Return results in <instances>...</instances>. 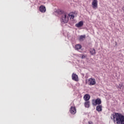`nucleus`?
Instances as JSON below:
<instances>
[{"label": "nucleus", "mask_w": 124, "mask_h": 124, "mask_svg": "<svg viewBox=\"0 0 124 124\" xmlns=\"http://www.w3.org/2000/svg\"><path fill=\"white\" fill-rule=\"evenodd\" d=\"M111 119V120L113 119L114 122H116L117 124H124V116L121 113L115 112L112 114Z\"/></svg>", "instance_id": "f257e3e1"}, {"label": "nucleus", "mask_w": 124, "mask_h": 124, "mask_svg": "<svg viewBox=\"0 0 124 124\" xmlns=\"http://www.w3.org/2000/svg\"><path fill=\"white\" fill-rule=\"evenodd\" d=\"M101 99L98 98L96 99H93L92 100V105L93 106H96V105H100L101 104Z\"/></svg>", "instance_id": "f03ea898"}, {"label": "nucleus", "mask_w": 124, "mask_h": 124, "mask_svg": "<svg viewBox=\"0 0 124 124\" xmlns=\"http://www.w3.org/2000/svg\"><path fill=\"white\" fill-rule=\"evenodd\" d=\"M68 16H66V15H64V16H62L61 17V22L62 24H66L67 22H68Z\"/></svg>", "instance_id": "7ed1b4c3"}, {"label": "nucleus", "mask_w": 124, "mask_h": 124, "mask_svg": "<svg viewBox=\"0 0 124 124\" xmlns=\"http://www.w3.org/2000/svg\"><path fill=\"white\" fill-rule=\"evenodd\" d=\"M88 81L89 82V85H90V86H93L94 85H95V79L90 78L88 79Z\"/></svg>", "instance_id": "20e7f679"}, {"label": "nucleus", "mask_w": 124, "mask_h": 124, "mask_svg": "<svg viewBox=\"0 0 124 124\" xmlns=\"http://www.w3.org/2000/svg\"><path fill=\"white\" fill-rule=\"evenodd\" d=\"M76 107L74 106H71L70 108V112L71 114H72V115H75L76 114Z\"/></svg>", "instance_id": "39448f33"}, {"label": "nucleus", "mask_w": 124, "mask_h": 124, "mask_svg": "<svg viewBox=\"0 0 124 124\" xmlns=\"http://www.w3.org/2000/svg\"><path fill=\"white\" fill-rule=\"evenodd\" d=\"M39 10L42 13H45L46 12V7L44 5H41L39 8Z\"/></svg>", "instance_id": "423d86ee"}, {"label": "nucleus", "mask_w": 124, "mask_h": 124, "mask_svg": "<svg viewBox=\"0 0 124 124\" xmlns=\"http://www.w3.org/2000/svg\"><path fill=\"white\" fill-rule=\"evenodd\" d=\"M97 0H93L92 2V7L93 9H96L97 8Z\"/></svg>", "instance_id": "0eeeda50"}, {"label": "nucleus", "mask_w": 124, "mask_h": 124, "mask_svg": "<svg viewBox=\"0 0 124 124\" xmlns=\"http://www.w3.org/2000/svg\"><path fill=\"white\" fill-rule=\"evenodd\" d=\"M72 78L73 80H74V81H78V76L75 73H73L72 75Z\"/></svg>", "instance_id": "6e6552de"}, {"label": "nucleus", "mask_w": 124, "mask_h": 124, "mask_svg": "<svg viewBox=\"0 0 124 124\" xmlns=\"http://www.w3.org/2000/svg\"><path fill=\"white\" fill-rule=\"evenodd\" d=\"M83 98L85 101H89V100H90V98H91V96H90L89 94H86L84 96Z\"/></svg>", "instance_id": "1a4fd4ad"}, {"label": "nucleus", "mask_w": 124, "mask_h": 124, "mask_svg": "<svg viewBox=\"0 0 124 124\" xmlns=\"http://www.w3.org/2000/svg\"><path fill=\"white\" fill-rule=\"evenodd\" d=\"M96 110L97 112H102V105H98L96 107Z\"/></svg>", "instance_id": "9d476101"}, {"label": "nucleus", "mask_w": 124, "mask_h": 124, "mask_svg": "<svg viewBox=\"0 0 124 124\" xmlns=\"http://www.w3.org/2000/svg\"><path fill=\"white\" fill-rule=\"evenodd\" d=\"M83 25H84V22L81 21L76 24L75 26L77 28H81V27H83Z\"/></svg>", "instance_id": "9b49d317"}, {"label": "nucleus", "mask_w": 124, "mask_h": 124, "mask_svg": "<svg viewBox=\"0 0 124 124\" xmlns=\"http://www.w3.org/2000/svg\"><path fill=\"white\" fill-rule=\"evenodd\" d=\"M85 38H86V35H81L79 36L78 40H79V41H83Z\"/></svg>", "instance_id": "f8f14e48"}, {"label": "nucleus", "mask_w": 124, "mask_h": 124, "mask_svg": "<svg viewBox=\"0 0 124 124\" xmlns=\"http://www.w3.org/2000/svg\"><path fill=\"white\" fill-rule=\"evenodd\" d=\"M90 53L92 56H93V55H95V49L91 48L90 51Z\"/></svg>", "instance_id": "ddd939ff"}, {"label": "nucleus", "mask_w": 124, "mask_h": 124, "mask_svg": "<svg viewBox=\"0 0 124 124\" xmlns=\"http://www.w3.org/2000/svg\"><path fill=\"white\" fill-rule=\"evenodd\" d=\"M84 106L86 108H90V101H87L84 103Z\"/></svg>", "instance_id": "4468645a"}, {"label": "nucleus", "mask_w": 124, "mask_h": 124, "mask_svg": "<svg viewBox=\"0 0 124 124\" xmlns=\"http://www.w3.org/2000/svg\"><path fill=\"white\" fill-rule=\"evenodd\" d=\"M82 48V46L80 44H78L75 46L76 50H80Z\"/></svg>", "instance_id": "2eb2a0df"}, {"label": "nucleus", "mask_w": 124, "mask_h": 124, "mask_svg": "<svg viewBox=\"0 0 124 124\" xmlns=\"http://www.w3.org/2000/svg\"><path fill=\"white\" fill-rule=\"evenodd\" d=\"M123 87V84H119V85L117 86V89H120L122 90V88Z\"/></svg>", "instance_id": "dca6fc26"}, {"label": "nucleus", "mask_w": 124, "mask_h": 124, "mask_svg": "<svg viewBox=\"0 0 124 124\" xmlns=\"http://www.w3.org/2000/svg\"><path fill=\"white\" fill-rule=\"evenodd\" d=\"M85 58H86V56L85 55L81 56V59H85Z\"/></svg>", "instance_id": "f3484780"}, {"label": "nucleus", "mask_w": 124, "mask_h": 124, "mask_svg": "<svg viewBox=\"0 0 124 124\" xmlns=\"http://www.w3.org/2000/svg\"><path fill=\"white\" fill-rule=\"evenodd\" d=\"M71 17H72V19H73L74 18L75 16H74V15H72Z\"/></svg>", "instance_id": "a211bd4d"}, {"label": "nucleus", "mask_w": 124, "mask_h": 124, "mask_svg": "<svg viewBox=\"0 0 124 124\" xmlns=\"http://www.w3.org/2000/svg\"><path fill=\"white\" fill-rule=\"evenodd\" d=\"M117 42H115V46H117Z\"/></svg>", "instance_id": "6ab92c4d"}, {"label": "nucleus", "mask_w": 124, "mask_h": 124, "mask_svg": "<svg viewBox=\"0 0 124 124\" xmlns=\"http://www.w3.org/2000/svg\"><path fill=\"white\" fill-rule=\"evenodd\" d=\"M60 12H62V11H60Z\"/></svg>", "instance_id": "aec40b11"}]
</instances>
